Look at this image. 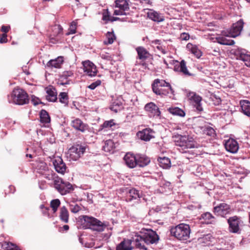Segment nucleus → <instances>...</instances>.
Segmentation results:
<instances>
[{
	"label": "nucleus",
	"instance_id": "nucleus-26",
	"mask_svg": "<svg viewBox=\"0 0 250 250\" xmlns=\"http://www.w3.org/2000/svg\"><path fill=\"white\" fill-rule=\"evenodd\" d=\"M145 110L150 112L153 116H159L161 112L158 107L153 103L150 102L147 104L145 106Z\"/></svg>",
	"mask_w": 250,
	"mask_h": 250
},
{
	"label": "nucleus",
	"instance_id": "nucleus-21",
	"mask_svg": "<svg viewBox=\"0 0 250 250\" xmlns=\"http://www.w3.org/2000/svg\"><path fill=\"white\" fill-rule=\"evenodd\" d=\"M138 54V58L144 61L152 57L149 52L144 47L139 46L136 48Z\"/></svg>",
	"mask_w": 250,
	"mask_h": 250
},
{
	"label": "nucleus",
	"instance_id": "nucleus-18",
	"mask_svg": "<svg viewBox=\"0 0 250 250\" xmlns=\"http://www.w3.org/2000/svg\"><path fill=\"white\" fill-rule=\"evenodd\" d=\"M243 25L244 22L242 19L240 20L236 23H233L230 29L231 36L234 38L239 35L243 28Z\"/></svg>",
	"mask_w": 250,
	"mask_h": 250
},
{
	"label": "nucleus",
	"instance_id": "nucleus-11",
	"mask_svg": "<svg viewBox=\"0 0 250 250\" xmlns=\"http://www.w3.org/2000/svg\"><path fill=\"white\" fill-rule=\"evenodd\" d=\"M176 63L174 65L173 70L174 71L181 73L185 76H194V74L190 73L188 69L187 63L184 60H182L180 62L176 61Z\"/></svg>",
	"mask_w": 250,
	"mask_h": 250
},
{
	"label": "nucleus",
	"instance_id": "nucleus-47",
	"mask_svg": "<svg viewBox=\"0 0 250 250\" xmlns=\"http://www.w3.org/2000/svg\"><path fill=\"white\" fill-rule=\"evenodd\" d=\"M102 20L105 21V23H107L110 21L111 16L108 9L103 10L102 13Z\"/></svg>",
	"mask_w": 250,
	"mask_h": 250
},
{
	"label": "nucleus",
	"instance_id": "nucleus-60",
	"mask_svg": "<svg viewBox=\"0 0 250 250\" xmlns=\"http://www.w3.org/2000/svg\"><path fill=\"white\" fill-rule=\"evenodd\" d=\"M54 29L58 30V34H61L62 32V29L59 26H55Z\"/></svg>",
	"mask_w": 250,
	"mask_h": 250
},
{
	"label": "nucleus",
	"instance_id": "nucleus-32",
	"mask_svg": "<svg viewBox=\"0 0 250 250\" xmlns=\"http://www.w3.org/2000/svg\"><path fill=\"white\" fill-rule=\"evenodd\" d=\"M129 0H116L115 7L118 8L125 12L129 9Z\"/></svg>",
	"mask_w": 250,
	"mask_h": 250
},
{
	"label": "nucleus",
	"instance_id": "nucleus-61",
	"mask_svg": "<svg viewBox=\"0 0 250 250\" xmlns=\"http://www.w3.org/2000/svg\"><path fill=\"white\" fill-rule=\"evenodd\" d=\"M152 43L155 44H156L157 45H160L161 44V41L159 40H155L152 41Z\"/></svg>",
	"mask_w": 250,
	"mask_h": 250
},
{
	"label": "nucleus",
	"instance_id": "nucleus-31",
	"mask_svg": "<svg viewBox=\"0 0 250 250\" xmlns=\"http://www.w3.org/2000/svg\"><path fill=\"white\" fill-rule=\"evenodd\" d=\"M199 219L203 220L202 223L206 224H213L215 222V217L208 212H206L201 214Z\"/></svg>",
	"mask_w": 250,
	"mask_h": 250
},
{
	"label": "nucleus",
	"instance_id": "nucleus-43",
	"mask_svg": "<svg viewBox=\"0 0 250 250\" xmlns=\"http://www.w3.org/2000/svg\"><path fill=\"white\" fill-rule=\"evenodd\" d=\"M218 42L221 44L232 45L235 42L232 40L227 39L226 37H221L217 39Z\"/></svg>",
	"mask_w": 250,
	"mask_h": 250
},
{
	"label": "nucleus",
	"instance_id": "nucleus-6",
	"mask_svg": "<svg viewBox=\"0 0 250 250\" xmlns=\"http://www.w3.org/2000/svg\"><path fill=\"white\" fill-rule=\"evenodd\" d=\"M54 185L55 188L62 195L69 193L74 190L71 184L58 177L54 179Z\"/></svg>",
	"mask_w": 250,
	"mask_h": 250
},
{
	"label": "nucleus",
	"instance_id": "nucleus-12",
	"mask_svg": "<svg viewBox=\"0 0 250 250\" xmlns=\"http://www.w3.org/2000/svg\"><path fill=\"white\" fill-rule=\"evenodd\" d=\"M154 131L150 128H146L137 133V137L141 140L147 142L154 138Z\"/></svg>",
	"mask_w": 250,
	"mask_h": 250
},
{
	"label": "nucleus",
	"instance_id": "nucleus-33",
	"mask_svg": "<svg viewBox=\"0 0 250 250\" xmlns=\"http://www.w3.org/2000/svg\"><path fill=\"white\" fill-rule=\"evenodd\" d=\"M110 109L115 113H117L124 109V105L121 101L116 99L110 105Z\"/></svg>",
	"mask_w": 250,
	"mask_h": 250
},
{
	"label": "nucleus",
	"instance_id": "nucleus-50",
	"mask_svg": "<svg viewBox=\"0 0 250 250\" xmlns=\"http://www.w3.org/2000/svg\"><path fill=\"white\" fill-rule=\"evenodd\" d=\"M70 209L72 212L76 213L81 210V208L77 204H71L70 205Z\"/></svg>",
	"mask_w": 250,
	"mask_h": 250
},
{
	"label": "nucleus",
	"instance_id": "nucleus-59",
	"mask_svg": "<svg viewBox=\"0 0 250 250\" xmlns=\"http://www.w3.org/2000/svg\"><path fill=\"white\" fill-rule=\"evenodd\" d=\"M214 98L215 99V102L214 103V104L215 105H219L221 103V100L220 98H216L214 97Z\"/></svg>",
	"mask_w": 250,
	"mask_h": 250
},
{
	"label": "nucleus",
	"instance_id": "nucleus-51",
	"mask_svg": "<svg viewBox=\"0 0 250 250\" xmlns=\"http://www.w3.org/2000/svg\"><path fill=\"white\" fill-rule=\"evenodd\" d=\"M102 82L101 80H97L93 83H92L91 84L89 85L87 87L91 90H94L98 86H99L101 84Z\"/></svg>",
	"mask_w": 250,
	"mask_h": 250
},
{
	"label": "nucleus",
	"instance_id": "nucleus-34",
	"mask_svg": "<svg viewBox=\"0 0 250 250\" xmlns=\"http://www.w3.org/2000/svg\"><path fill=\"white\" fill-rule=\"evenodd\" d=\"M242 112L248 117H250V102L248 100L241 101L240 102Z\"/></svg>",
	"mask_w": 250,
	"mask_h": 250
},
{
	"label": "nucleus",
	"instance_id": "nucleus-30",
	"mask_svg": "<svg viewBox=\"0 0 250 250\" xmlns=\"http://www.w3.org/2000/svg\"><path fill=\"white\" fill-rule=\"evenodd\" d=\"M73 73L71 71H64L60 76L59 82L60 84L64 85L70 83V80H68L69 77L72 76Z\"/></svg>",
	"mask_w": 250,
	"mask_h": 250
},
{
	"label": "nucleus",
	"instance_id": "nucleus-53",
	"mask_svg": "<svg viewBox=\"0 0 250 250\" xmlns=\"http://www.w3.org/2000/svg\"><path fill=\"white\" fill-rule=\"evenodd\" d=\"M7 37V34L3 33L2 34H0V43H4L7 42H8Z\"/></svg>",
	"mask_w": 250,
	"mask_h": 250
},
{
	"label": "nucleus",
	"instance_id": "nucleus-40",
	"mask_svg": "<svg viewBox=\"0 0 250 250\" xmlns=\"http://www.w3.org/2000/svg\"><path fill=\"white\" fill-rule=\"evenodd\" d=\"M2 247L4 250H21L16 245L8 242H4L2 244Z\"/></svg>",
	"mask_w": 250,
	"mask_h": 250
},
{
	"label": "nucleus",
	"instance_id": "nucleus-46",
	"mask_svg": "<svg viewBox=\"0 0 250 250\" xmlns=\"http://www.w3.org/2000/svg\"><path fill=\"white\" fill-rule=\"evenodd\" d=\"M59 99L60 102L65 105H67L68 103V97L66 92H61L59 95Z\"/></svg>",
	"mask_w": 250,
	"mask_h": 250
},
{
	"label": "nucleus",
	"instance_id": "nucleus-44",
	"mask_svg": "<svg viewBox=\"0 0 250 250\" xmlns=\"http://www.w3.org/2000/svg\"><path fill=\"white\" fill-rule=\"evenodd\" d=\"M203 134L211 137H215L216 133L214 129L210 126L205 127L203 130Z\"/></svg>",
	"mask_w": 250,
	"mask_h": 250
},
{
	"label": "nucleus",
	"instance_id": "nucleus-5",
	"mask_svg": "<svg viewBox=\"0 0 250 250\" xmlns=\"http://www.w3.org/2000/svg\"><path fill=\"white\" fill-rule=\"evenodd\" d=\"M175 145L186 148H192L195 147L196 143L194 139L189 136L175 135L174 137Z\"/></svg>",
	"mask_w": 250,
	"mask_h": 250
},
{
	"label": "nucleus",
	"instance_id": "nucleus-16",
	"mask_svg": "<svg viewBox=\"0 0 250 250\" xmlns=\"http://www.w3.org/2000/svg\"><path fill=\"white\" fill-rule=\"evenodd\" d=\"M124 160L128 167L133 168L137 167L136 154L131 152H127L125 155Z\"/></svg>",
	"mask_w": 250,
	"mask_h": 250
},
{
	"label": "nucleus",
	"instance_id": "nucleus-19",
	"mask_svg": "<svg viewBox=\"0 0 250 250\" xmlns=\"http://www.w3.org/2000/svg\"><path fill=\"white\" fill-rule=\"evenodd\" d=\"M225 147L228 151L231 153H236L238 150V144L234 139H229L225 144Z\"/></svg>",
	"mask_w": 250,
	"mask_h": 250
},
{
	"label": "nucleus",
	"instance_id": "nucleus-56",
	"mask_svg": "<svg viewBox=\"0 0 250 250\" xmlns=\"http://www.w3.org/2000/svg\"><path fill=\"white\" fill-rule=\"evenodd\" d=\"M114 15H126V12H124L122 10L119 9L118 10H115L114 12Z\"/></svg>",
	"mask_w": 250,
	"mask_h": 250
},
{
	"label": "nucleus",
	"instance_id": "nucleus-4",
	"mask_svg": "<svg viewBox=\"0 0 250 250\" xmlns=\"http://www.w3.org/2000/svg\"><path fill=\"white\" fill-rule=\"evenodd\" d=\"M8 102L19 105L28 104L29 99L28 94L23 89L15 88L10 95L8 96Z\"/></svg>",
	"mask_w": 250,
	"mask_h": 250
},
{
	"label": "nucleus",
	"instance_id": "nucleus-15",
	"mask_svg": "<svg viewBox=\"0 0 250 250\" xmlns=\"http://www.w3.org/2000/svg\"><path fill=\"white\" fill-rule=\"evenodd\" d=\"M71 126L77 131L81 132H84L88 128V125L84 123L79 118H76L71 121Z\"/></svg>",
	"mask_w": 250,
	"mask_h": 250
},
{
	"label": "nucleus",
	"instance_id": "nucleus-37",
	"mask_svg": "<svg viewBox=\"0 0 250 250\" xmlns=\"http://www.w3.org/2000/svg\"><path fill=\"white\" fill-rule=\"evenodd\" d=\"M237 58L242 60L246 66L250 67V55L247 54L243 51L237 52Z\"/></svg>",
	"mask_w": 250,
	"mask_h": 250
},
{
	"label": "nucleus",
	"instance_id": "nucleus-17",
	"mask_svg": "<svg viewBox=\"0 0 250 250\" xmlns=\"http://www.w3.org/2000/svg\"><path fill=\"white\" fill-rule=\"evenodd\" d=\"M56 171L61 174H64L66 172L67 167L62 159L60 157H57L53 162Z\"/></svg>",
	"mask_w": 250,
	"mask_h": 250
},
{
	"label": "nucleus",
	"instance_id": "nucleus-36",
	"mask_svg": "<svg viewBox=\"0 0 250 250\" xmlns=\"http://www.w3.org/2000/svg\"><path fill=\"white\" fill-rule=\"evenodd\" d=\"M46 99L50 101L54 102L57 100V92L54 88H47L46 90Z\"/></svg>",
	"mask_w": 250,
	"mask_h": 250
},
{
	"label": "nucleus",
	"instance_id": "nucleus-10",
	"mask_svg": "<svg viewBox=\"0 0 250 250\" xmlns=\"http://www.w3.org/2000/svg\"><path fill=\"white\" fill-rule=\"evenodd\" d=\"M231 210L230 206L225 203L219 204L214 207L213 209V211L215 215L223 217L229 214Z\"/></svg>",
	"mask_w": 250,
	"mask_h": 250
},
{
	"label": "nucleus",
	"instance_id": "nucleus-27",
	"mask_svg": "<svg viewBox=\"0 0 250 250\" xmlns=\"http://www.w3.org/2000/svg\"><path fill=\"white\" fill-rule=\"evenodd\" d=\"M137 166L144 167L147 166L150 162L149 158L145 155L136 154Z\"/></svg>",
	"mask_w": 250,
	"mask_h": 250
},
{
	"label": "nucleus",
	"instance_id": "nucleus-24",
	"mask_svg": "<svg viewBox=\"0 0 250 250\" xmlns=\"http://www.w3.org/2000/svg\"><path fill=\"white\" fill-rule=\"evenodd\" d=\"M149 19L156 22H162L164 21V17L160 13L153 9H149L147 13Z\"/></svg>",
	"mask_w": 250,
	"mask_h": 250
},
{
	"label": "nucleus",
	"instance_id": "nucleus-8",
	"mask_svg": "<svg viewBox=\"0 0 250 250\" xmlns=\"http://www.w3.org/2000/svg\"><path fill=\"white\" fill-rule=\"evenodd\" d=\"M83 224L88 228L98 231H103L106 226L97 219L89 217L86 215L83 216Z\"/></svg>",
	"mask_w": 250,
	"mask_h": 250
},
{
	"label": "nucleus",
	"instance_id": "nucleus-3",
	"mask_svg": "<svg viewBox=\"0 0 250 250\" xmlns=\"http://www.w3.org/2000/svg\"><path fill=\"white\" fill-rule=\"evenodd\" d=\"M190 228L188 225L181 223L175 227H172L170 229V234L177 239L185 241L190 237Z\"/></svg>",
	"mask_w": 250,
	"mask_h": 250
},
{
	"label": "nucleus",
	"instance_id": "nucleus-14",
	"mask_svg": "<svg viewBox=\"0 0 250 250\" xmlns=\"http://www.w3.org/2000/svg\"><path fill=\"white\" fill-rule=\"evenodd\" d=\"M84 72L89 76H95L98 72L96 66L89 61L83 62Z\"/></svg>",
	"mask_w": 250,
	"mask_h": 250
},
{
	"label": "nucleus",
	"instance_id": "nucleus-63",
	"mask_svg": "<svg viewBox=\"0 0 250 250\" xmlns=\"http://www.w3.org/2000/svg\"><path fill=\"white\" fill-rule=\"evenodd\" d=\"M63 229L67 231V230H68L69 229V226H68V225H64V226H63Z\"/></svg>",
	"mask_w": 250,
	"mask_h": 250
},
{
	"label": "nucleus",
	"instance_id": "nucleus-48",
	"mask_svg": "<svg viewBox=\"0 0 250 250\" xmlns=\"http://www.w3.org/2000/svg\"><path fill=\"white\" fill-rule=\"evenodd\" d=\"M116 124L114 122V120L111 119L109 121H105L103 124L101 125L103 128H110L115 125Z\"/></svg>",
	"mask_w": 250,
	"mask_h": 250
},
{
	"label": "nucleus",
	"instance_id": "nucleus-54",
	"mask_svg": "<svg viewBox=\"0 0 250 250\" xmlns=\"http://www.w3.org/2000/svg\"><path fill=\"white\" fill-rule=\"evenodd\" d=\"M189 37V35L188 33L184 32L181 34L180 38L182 41H188Z\"/></svg>",
	"mask_w": 250,
	"mask_h": 250
},
{
	"label": "nucleus",
	"instance_id": "nucleus-35",
	"mask_svg": "<svg viewBox=\"0 0 250 250\" xmlns=\"http://www.w3.org/2000/svg\"><path fill=\"white\" fill-rule=\"evenodd\" d=\"M187 49L194 54L197 58H200L202 55V52L198 47L191 43H188L187 45Z\"/></svg>",
	"mask_w": 250,
	"mask_h": 250
},
{
	"label": "nucleus",
	"instance_id": "nucleus-55",
	"mask_svg": "<svg viewBox=\"0 0 250 250\" xmlns=\"http://www.w3.org/2000/svg\"><path fill=\"white\" fill-rule=\"evenodd\" d=\"M31 102L35 105H38L41 103L40 100L35 96L32 97Z\"/></svg>",
	"mask_w": 250,
	"mask_h": 250
},
{
	"label": "nucleus",
	"instance_id": "nucleus-39",
	"mask_svg": "<svg viewBox=\"0 0 250 250\" xmlns=\"http://www.w3.org/2000/svg\"><path fill=\"white\" fill-rule=\"evenodd\" d=\"M169 113L173 115L179 116L183 117L185 116V112L181 108L178 107H171L167 109Z\"/></svg>",
	"mask_w": 250,
	"mask_h": 250
},
{
	"label": "nucleus",
	"instance_id": "nucleus-45",
	"mask_svg": "<svg viewBox=\"0 0 250 250\" xmlns=\"http://www.w3.org/2000/svg\"><path fill=\"white\" fill-rule=\"evenodd\" d=\"M60 205L61 201L59 199H55L51 201L50 205L54 213L56 212Z\"/></svg>",
	"mask_w": 250,
	"mask_h": 250
},
{
	"label": "nucleus",
	"instance_id": "nucleus-2",
	"mask_svg": "<svg viewBox=\"0 0 250 250\" xmlns=\"http://www.w3.org/2000/svg\"><path fill=\"white\" fill-rule=\"evenodd\" d=\"M153 92L161 98L168 97L171 98L174 95V90L170 84L163 79H156L151 84Z\"/></svg>",
	"mask_w": 250,
	"mask_h": 250
},
{
	"label": "nucleus",
	"instance_id": "nucleus-57",
	"mask_svg": "<svg viewBox=\"0 0 250 250\" xmlns=\"http://www.w3.org/2000/svg\"><path fill=\"white\" fill-rule=\"evenodd\" d=\"M10 29V26L2 25L1 28V31L3 32L4 33L6 34L7 32H9Z\"/></svg>",
	"mask_w": 250,
	"mask_h": 250
},
{
	"label": "nucleus",
	"instance_id": "nucleus-41",
	"mask_svg": "<svg viewBox=\"0 0 250 250\" xmlns=\"http://www.w3.org/2000/svg\"><path fill=\"white\" fill-rule=\"evenodd\" d=\"M114 143L111 140H106L103 146V149L105 152H110L114 148Z\"/></svg>",
	"mask_w": 250,
	"mask_h": 250
},
{
	"label": "nucleus",
	"instance_id": "nucleus-52",
	"mask_svg": "<svg viewBox=\"0 0 250 250\" xmlns=\"http://www.w3.org/2000/svg\"><path fill=\"white\" fill-rule=\"evenodd\" d=\"M40 208L42 210V213L44 215H46L48 217H50V214L49 213V208L45 207L43 205L40 206Z\"/></svg>",
	"mask_w": 250,
	"mask_h": 250
},
{
	"label": "nucleus",
	"instance_id": "nucleus-29",
	"mask_svg": "<svg viewBox=\"0 0 250 250\" xmlns=\"http://www.w3.org/2000/svg\"><path fill=\"white\" fill-rule=\"evenodd\" d=\"M59 217L60 220L63 223H68L69 213L67 208L65 206H62L60 208Z\"/></svg>",
	"mask_w": 250,
	"mask_h": 250
},
{
	"label": "nucleus",
	"instance_id": "nucleus-38",
	"mask_svg": "<svg viewBox=\"0 0 250 250\" xmlns=\"http://www.w3.org/2000/svg\"><path fill=\"white\" fill-rule=\"evenodd\" d=\"M158 161L159 162L160 167L163 168H167L171 166L170 160L167 157H159Z\"/></svg>",
	"mask_w": 250,
	"mask_h": 250
},
{
	"label": "nucleus",
	"instance_id": "nucleus-28",
	"mask_svg": "<svg viewBox=\"0 0 250 250\" xmlns=\"http://www.w3.org/2000/svg\"><path fill=\"white\" fill-rule=\"evenodd\" d=\"M142 197L141 194L140 193L139 191L135 188H131L129 190L127 195V201H131L132 200H137V203L140 200V198Z\"/></svg>",
	"mask_w": 250,
	"mask_h": 250
},
{
	"label": "nucleus",
	"instance_id": "nucleus-9",
	"mask_svg": "<svg viewBox=\"0 0 250 250\" xmlns=\"http://www.w3.org/2000/svg\"><path fill=\"white\" fill-rule=\"evenodd\" d=\"M85 151V147L81 145L76 144L71 147L68 151L70 159L76 161L79 159Z\"/></svg>",
	"mask_w": 250,
	"mask_h": 250
},
{
	"label": "nucleus",
	"instance_id": "nucleus-49",
	"mask_svg": "<svg viewBox=\"0 0 250 250\" xmlns=\"http://www.w3.org/2000/svg\"><path fill=\"white\" fill-rule=\"evenodd\" d=\"M77 22L75 21H73L69 27V32L67 35L68 34H75L76 32V29H77Z\"/></svg>",
	"mask_w": 250,
	"mask_h": 250
},
{
	"label": "nucleus",
	"instance_id": "nucleus-64",
	"mask_svg": "<svg viewBox=\"0 0 250 250\" xmlns=\"http://www.w3.org/2000/svg\"><path fill=\"white\" fill-rule=\"evenodd\" d=\"M9 188L11 189V190H13V191L12 192V193H14V191H15V188L14 187V186H9Z\"/></svg>",
	"mask_w": 250,
	"mask_h": 250
},
{
	"label": "nucleus",
	"instance_id": "nucleus-23",
	"mask_svg": "<svg viewBox=\"0 0 250 250\" xmlns=\"http://www.w3.org/2000/svg\"><path fill=\"white\" fill-rule=\"evenodd\" d=\"M133 245V237L131 240L124 239L117 246L116 250H132L134 247Z\"/></svg>",
	"mask_w": 250,
	"mask_h": 250
},
{
	"label": "nucleus",
	"instance_id": "nucleus-62",
	"mask_svg": "<svg viewBox=\"0 0 250 250\" xmlns=\"http://www.w3.org/2000/svg\"><path fill=\"white\" fill-rule=\"evenodd\" d=\"M120 18L118 17H111L110 20L109 21L113 22L114 21L119 20Z\"/></svg>",
	"mask_w": 250,
	"mask_h": 250
},
{
	"label": "nucleus",
	"instance_id": "nucleus-7",
	"mask_svg": "<svg viewBox=\"0 0 250 250\" xmlns=\"http://www.w3.org/2000/svg\"><path fill=\"white\" fill-rule=\"evenodd\" d=\"M37 172L43 175L45 178L48 180H52L54 179L55 173L47 166L44 161H37L35 165Z\"/></svg>",
	"mask_w": 250,
	"mask_h": 250
},
{
	"label": "nucleus",
	"instance_id": "nucleus-25",
	"mask_svg": "<svg viewBox=\"0 0 250 250\" xmlns=\"http://www.w3.org/2000/svg\"><path fill=\"white\" fill-rule=\"evenodd\" d=\"M188 97L190 100L193 101L195 104L194 105L196 107L197 110L201 111L203 110V108L201 106V102L202 101V97L199 95H197L194 92H191L189 93Z\"/></svg>",
	"mask_w": 250,
	"mask_h": 250
},
{
	"label": "nucleus",
	"instance_id": "nucleus-1",
	"mask_svg": "<svg viewBox=\"0 0 250 250\" xmlns=\"http://www.w3.org/2000/svg\"><path fill=\"white\" fill-rule=\"evenodd\" d=\"M133 237V245L136 249L148 250L146 245L157 244L159 237L156 232L152 229H147L144 232H140Z\"/></svg>",
	"mask_w": 250,
	"mask_h": 250
},
{
	"label": "nucleus",
	"instance_id": "nucleus-42",
	"mask_svg": "<svg viewBox=\"0 0 250 250\" xmlns=\"http://www.w3.org/2000/svg\"><path fill=\"white\" fill-rule=\"evenodd\" d=\"M107 41H104V43L106 45L112 44L116 40V38L113 32H108L106 34Z\"/></svg>",
	"mask_w": 250,
	"mask_h": 250
},
{
	"label": "nucleus",
	"instance_id": "nucleus-20",
	"mask_svg": "<svg viewBox=\"0 0 250 250\" xmlns=\"http://www.w3.org/2000/svg\"><path fill=\"white\" fill-rule=\"evenodd\" d=\"M64 62L63 57L59 56L55 59L50 60L47 62L46 66L50 68H60Z\"/></svg>",
	"mask_w": 250,
	"mask_h": 250
},
{
	"label": "nucleus",
	"instance_id": "nucleus-58",
	"mask_svg": "<svg viewBox=\"0 0 250 250\" xmlns=\"http://www.w3.org/2000/svg\"><path fill=\"white\" fill-rule=\"evenodd\" d=\"M156 48L158 50L161 51L162 52V53L163 54H165L167 53V52L166 51V50H165V47L161 45H157L156 46Z\"/></svg>",
	"mask_w": 250,
	"mask_h": 250
},
{
	"label": "nucleus",
	"instance_id": "nucleus-13",
	"mask_svg": "<svg viewBox=\"0 0 250 250\" xmlns=\"http://www.w3.org/2000/svg\"><path fill=\"white\" fill-rule=\"evenodd\" d=\"M228 223L229 224V232L234 233H239L240 231L239 224L240 221L238 217L234 216L229 217L228 219Z\"/></svg>",
	"mask_w": 250,
	"mask_h": 250
},
{
	"label": "nucleus",
	"instance_id": "nucleus-22",
	"mask_svg": "<svg viewBox=\"0 0 250 250\" xmlns=\"http://www.w3.org/2000/svg\"><path fill=\"white\" fill-rule=\"evenodd\" d=\"M40 121L44 127H48L51 121L48 113L44 109H42L40 112Z\"/></svg>",
	"mask_w": 250,
	"mask_h": 250
}]
</instances>
